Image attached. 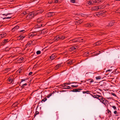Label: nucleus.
I'll return each instance as SVG.
<instances>
[{
  "label": "nucleus",
  "mask_w": 120,
  "mask_h": 120,
  "mask_svg": "<svg viewBox=\"0 0 120 120\" xmlns=\"http://www.w3.org/2000/svg\"><path fill=\"white\" fill-rule=\"evenodd\" d=\"M91 95L94 98L98 99L102 103L105 105L106 104H107L108 102V101L105 100V98H103L101 96L94 94L93 95L91 94Z\"/></svg>",
  "instance_id": "f257e3e1"
},
{
  "label": "nucleus",
  "mask_w": 120,
  "mask_h": 120,
  "mask_svg": "<svg viewBox=\"0 0 120 120\" xmlns=\"http://www.w3.org/2000/svg\"><path fill=\"white\" fill-rule=\"evenodd\" d=\"M36 15L35 11H33L30 13L29 12L28 15L27 16L26 18L27 19H30Z\"/></svg>",
  "instance_id": "f03ea898"
},
{
  "label": "nucleus",
  "mask_w": 120,
  "mask_h": 120,
  "mask_svg": "<svg viewBox=\"0 0 120 120\" xmlns=\"http://www.w3.org/2000/svg\"><path fill=\"white\" fill-rule=\"evenodd\" d=\"M65 38V37L63 35H58L54 38V40L55 41H57L60 40H63Z\"/></svg>",
  "instance_id": "7ed1b4c3"
},
{
  "label": "nucleus",
  "mask_w": 120,
  "mask_h": 120,
  "mask_svg": "<svg viewBox=\"0 0 120 120\" xmlns=\"http://www.w3.org/2000/svg\"><path fill=\"white\" fill-rule=\"evenodd\" d=\"M83 39L80 38H75L70 41V43H75L76 42H82V40H83Z\"/></svg>",
  "instance_id": "20e7f679"
},
{
  "label": "nucleus",
  "mask_w": 120,
  "mask_h": 120,
  "mask_svg": "<svg viewBox=\"0 0 120 120\" xmlns=\"http://www.w3.org/2000/svg\"><path fill=\"white\" fill-rule=\"evenodd\" d=\"M106 12L105 11L104 12H103V11H101L98 12L96 14V15L98 17H99L100 16H102L105 13V12Z\"/></svg>",
  "instance_id": "39448f33"
},
{
  "label": "nucleus",
  "mask_w": 120,
  "mask_h": 120,
  "mask_svg": "<svg viewBox=\"0 0 120 120\" xmlns=\"http://www.w3.org/2000/svg\"><path fill=\"white\" fill-rule=\"evenodd\" d=\"M60 86L63 87H65L64 88H62L63 89H69L71 88L70 86H66V85L64 83L63 84H62L60 85Z\"/></svg>",
  "instance_id": "423d86ee"
},
{
  "label": "nucleus",
  "mask_w": 120,
  "mask_h": 120,
  "mask_svg": "<svg viewBox=\"0 0 120 120\" xmlns=\"http://www.w3.org/2000/svg\"><path fill=\"white\" fill-rule=\"evenodd\" d=\"M95 0H90L86 2V4L89 5L95 4Z\"/></svg>",
  "instance_id": "0eeeda50"
},
{
  "label": "nucleus",
  "mask_w": 120,
  "mask_h": 120,
  "mask_svg": "<svg viewBox=\"0 0 120 120\" xmlns=\"http://www.w3.org/2000/svg\"><path fill=\"white\" fill-rule=\"evenodd\" d=\"M45 19L44 17H42L37 19V22L38 23H41V22Z\"/></svg>",
  "instance_id": "6e6552de"
},
{
  "label": "nucleus",
  "mask_w": 120,
  "mask_h": 120,
  "mask_svg": "<svg viewBox=\"0 0 120 120\" xmlns=\"http://www.w3.org/2000/svg\"><path fill=\"white\" fill-rule=\"evenodd\" d=\"M55 15V13L54 12H49L47 15L48 17H50Z\"/></svg>",
  "instance_id": "1a4fd4ad"
},
{
  "label": "nucleus",
  "mask_w": 120,
  "mask_h": 120,
  "mask_svg": "<svg viewBox=\"0 0 120 120\" xmlns=\"http://www.w3.org/2000/svg\"><path fill=\"white\" fill-rule=\"evenodd\" d=\"M43 11L44 10H43L41 9L40 10H39L36 12L35 11V14H36V15H37L39 14H40L42 13L43 12Z\"/></svg>",
  "instance_id": "9d476101"
},
{
  "label": "nucleus",
  "mask_w": 120,
  "mask_h": 120,
  "mask_svg": "<svg viewBox=\"0 0 120 120\" xmlns=\"http://www.w3.org/2000/svg\"><path fill=\"white\" fill-rule=\"evenodd\" d=\"M98 10L103 9L106 7V5L105 4L101 5L98 6Z\"/></svg>",
  "instance_id": "9b49d317"
},
{
  "label": "nucleus",
  "mask_w": 120,
  "mask_h": 120,
  "mask_svg": "<svg viewBox=\"0 0 120 120\" xmlns=\"http://www.w3.org/2000/svg\"><path fill=\"white\" fill-rule=\"evenodd\" d=\"M14 79L13 78L10 77L7 81V82L8 84H11L12 83L13 81H14Z\"/></svg>",
  "instance_id": "f8f14e48"
},
{
  "label": "nucleus",
  "mask_w": 120,
  "mask_h": 120,
  "mask_svg": "<svg viewBox=\"0 0 120 120\" xmlns=\"http://www.w3.org/2000/svg\"><path fill=\"white\" fill-rule=\"evenodd\" d=\"M62 66L61 64V63L58 64L55 67V69L56 70H57L58 69L60 68Z\"/></svg>",
  "instance_id": "ddd939ff"
},
{
  "label": "nucleus",
  "mask_w": 120,
  "mask_h": 120,
  "mask_svg": "<svg viewBox=\"0 0 120 120\" xmlns=\"http://www.w3.org/2000/svg\"><path fill=\"white\" fill-rule=\"evenodd\" d=\"M79 48L78 45H75L71 47L70 48V49L72 50H75L76 49H78Z\"/></svg>",
  "instance_id": "4468645a"
},
{
  "label": "nucleus",
  "mask_w": 120,
  "mask_h": 120,
  "mask_svg": "<svg viewBox=\"0 0 120 120\" xmlns=\"http://www.w3.org/2000/svg\"><path fill=\"white\" fill-rule=\"evenodd\" d=\"M7 35L4 32H3L0 34V39H1L2 38L6 36Z\"/></svg>",
  "instance_id": "2eb2a0df"
},
{
  "label": "nucleus",
  "mask_w": 120,
  "mask_h": 120,
  "mask_svg": "<svg viewBox=\"0 0 120 120\" xmlns=\"http://www.w3.org/2000/svg\"><path fill=\"white\" fill-rule=\"evenodd\" d=\"M8 42V39H6L4 40L1 43V45L4 46Z\"/></svg>",
  "instance_id": "dca6fc26"
},
{
  "label": "nucleus",
  "mask_w": 120,
  "mask_h": 120,
  "mask_svg": "<svg viewBox=\"0 0 120 120\" xmlns=\"http://www.w3.org/2000/svg\"><path fill=\"white\" fill-rule=\"evenodd\" d=\"M82 89H73L72 90L70 91L72 92H79L80 91V90H82Z\"/></svg>",
  "instance_id": "f3484780"
},
{
  "label": "nucleus",
  "mask_w": 120,
  "mask_h": 120,
  "mask_svg": "<svg viewBox=\"0 0 120 120\" xmlns=\"http://www.w3.org/2000/svg\"><path fill=\"white\" fill-rule=\"evenodd\" d=\"M115 22L114 20H112L110 22L109 24L108 25V26H111L114 25Z\"/></svg>",
  "instance_id": "a211bd4d"
},
{
  "label": "nucleus",
  "mask_w": 120,
  "mask_h": 120,
  "mask_svg": "<svg viewBox=\"0 0 120 120\" xmlns=\"http://www.w3.org/2000/svg\"><path fill=\"white\" fill-rule=\"evenodd\" d=\"M102 42L101 41H99L95 43L94 45V46H98L101 45L102 43Z\"/></svg>",
  "instance_id": "6ab92c4d"
},
{
  "label": "nucleus",
  "mask_w": 120,
  "mask_h": 120,
  "mask_svg": "<svg viewBox=\"0 0 120 120\" xmlns=\"http://www.w3.org/2000/svg\"><path fill=\"white\" fill-rule=\"evenodd\" d=\"M56 57V56L55 54H52L50 57V59L52 60L54 59Z\"/></svg>",
  "instance_id": "aec40b11"
},
{
  "label": "nucleus",
  "mask_w": 120,
  "mask_h": 120,
  "mask_svg": "<svg viewBox=\"0 0 120 120\" xmlns=\"http://www.w3.org/2000/svg\"><path fill=\"white\" fill-rule=\"evenodd\" d=\"M42 24L41 25L37 24V25H35L34 26V28L36 29L39 28L42 26Z\"/></svg>",
  "instance_id": "412c9836"
},
{
  "label": "nucleus",
  "mask_w": 120,
  "mask_h": 120,
  "mask_svg": "<svg viewBox=\"0 0 120 120\" xmlns=\"http://www.w3.org/2000/svg\"><path fill=\"white\" fill-rule=\"evenodd\" d=\"M19 26H16L15 27L12 29V31L14 32L15 30H17L19 28Z\"/></svg>",
  "instance_id": "4be33fe9"
},
{
  "label": "nucleus",
  "mask_w": 120,
  "mask_h": 120,
  "mask_svg": "<svg viewBox=\"0 0 120 120\" xmlns=\"http://www.w3.org/2000/svg\"><path fill=\"white\" fill-rule=\"evenodd\" d=\"M93 26V24L92 23L87 24L85 25V26L86 27H90Z\"/></svg>",
  "instance_id": "5701e85b"
},
{
  "label": "nucleus",
  "mask_w": 120,
  "mask_h": 120,
  "mask_svg": "<svg viewBox=\"0 0 120 120\" xmlns=\"http://www.w3.org/2000/svg\"><path fill=\"white\" fill-rule=\"evenodd\" d=\"M92 10L94 11H97L98 10V6H96L93 7L92 8Z\"/></svg>",
  "instance_id": "b1692460"
},
{
  "label": "nucleus",
  "mask_w": 120,
  "mask_h": 120,
  "mask_svg": "<svg viewBox=\"0 0 120 120\" xmlns=\"http://www.w3.org/2000/svg\"><path fill=\"white\" fill-rule=\"evenodd\" d=\"M95 0V4L100 3L103 1V0Z\"/></svg>",
  "instance_id": "393cba45"
},
{
  "label": "nucleus",
  "mask_w": 120,
  "mask_h": 120,
  "mask_svg": "<svg viewBox=\"0 0 120 120\" xmlns=\"http://www.w3.org/2000/svg\"><path fill=\"white\" fill-rule=\"evenodd\" d=\"M73 60H71L68 61L67 62V64L68 65H70L73 63Z\"/></svg>",
  "instance_id": "a878e982"
},
{
  "label": "nucleus",
  "mask_w": 120,
  "mask_h": 120,
  "mask_svg": "<svg viewBox=\"0 0 120 120\" xmlns=\"http://www.w3.org/2000/svg\"><path fill=\"white\" fill-rule=\"evenodd\" d=\"M41 34H44L45 33H46L47 32L46 31V29H43L41 31L39 32H40Z\"/></svg>",
  "instance_id": "bb28decb"
},
{
  "label": "nucleus",
  "mask_w": 120,
  "mask_h": 120,
  "mask_svg": "<svg viewBox=\"0 0 120 120\" xmlns=\"http://www.w3.org/2000/svg\"><path fill=\"white\" fill-rule=\"evenodd\" d=\"M25 36H23L22 35V34L20 36H19V40H22L24 38H25Z\"/></svg>",
  "instance_id": "cd10ccee"
},
{
  "label": "nucleus",
  "mask_w": 120,
  "mask_h": 120,
  "mask_svg": "<svg viewBox=\"0 0 120 120\" xmlns=\"http://www.w3.org/2000/svg\"><path fill=\"white\" fill-rule=\"evenodd\" d=\"M32 41H28L27 44V45L29 46H30V45L32 44Z\"/></svg>",
  "instance_id": "c85d7f7f"
},
{
  "label": "nucleus",
  "mask_w": 120,
  "mask_h": 120,
  "mask_svg": "<svg viewBox=\"0 0 120 120\" xmlns=\"http://www.w3.org/2000/svg\"><path fill=\"white\" fill-rule=\"evenodd\" d=\"M86 80L87 81H89V82H90V83L92 82H94V80L93 79H86Z\"/></svg>",
  "instance_id": "c756f323"
},
{
  "label": "nucleus",
  "mask_w": 120,
  "mask_h": 120,
  "mask_svg": "<svg viewBox=\"0 0 120 120\" xmlns=\"http://www.w3.org/2000/svg\"><path fill=\"white\" fill-rule=\"evenodd\" d=\"M28 79L27 78H26L24 79H22L21 80V82L20 83V84L21 85V84H22L23 82L27 80Z\"/></svg>",
  "instance_id": "7c9ffc66"
},
{
  "label": "nucleus",
  "mask_w": 120,
  "mask_h": 120,
  "mask_svg": "<svg viewBox=\"0 0 120 120\" xmlns=\"http://www.w3.org/2000/svg\"><path fill=\"white\" fill-rule=\"evenodd\" d=\"M19 103H18V102H16L13 104L12 105V106L13 107H15Z\"/></svg>",
  "instance_id": "2f4dec72"
},
{
  "label": "nucleus",
  "mask_w": 120,
  "mask_h": 120,
  "mask_svg": "<svg viewBox=\"0 0 120 120\" xmlns=\"http://www.w3.org/2000/svg\"><path fill=\"white\" fill-rule=\"evenodd\" d=\"M21 84V87L22 88H24L25 87V86H26L27 85V84L26 83H25L24 84H23L22 83V84Z\"/></svg>",
  "instance_id": "473e14b6"
},
{
  "label": "nucleus",
  "mask_w": 120,
  "mask_h": 120,
  "mask_svg": "<svg viewBox=\"0 0 120 120\" xmlns=\"http://www.w3.org/2000/svg\"><path fill=\"white\" fill-rule=\"evenodd\" d=\"M29 12L28 11H26L23 12L22 13L24 15H26L28 14L29 13Z\"/></svg>",
  "instance_id": "72a5a7b5"
},
{
  "label": "nucleus",
  "mask_w": 120,
  "mask_h": 120,
  "mask_svg": "<svg viewBox=\"0 0 120 120\" xmlns=\"http://www.w3.org/2000/svg\"><path fill=\"white\" fill-rule=\"evenodd\" d=\"M90 91H89L87 90L86 91H82V93L83 94H90Z\"/></svg>",
  "instance_id": "f704fd0d"
},
{
  "label": "nucleus",
  "mask_w": 120,
  "mask_h": 120,
  "mask_svg": "<svg viewBox=\"0 0 120 120\" xmlns=\"http://www.w3.org/2000/svg\"><path fill=\"white\" fill-rule=\"evenodd\" d=\"M36 32L37 31H34L31 33L32 34V37H34L35 35H37V34H34L35 33H36Z\"/></svg>",
  "instance_id": "c9c22d12"
},
{
  "label": "nucleus",
  "mask_w": 120,
  "mask_h": 120,
  "mask_svg": "<svg viewBox=\"0 0 120 120\" xmlns=\"http://www.w3.org/2000/svg\"><path fill=\"white\" fill-rule=\"evenodd\" d=\"M10 48H9V47H7L5 48V51L6 52L8 51L9 50Z\"/></svg>",
  "instance_id": "e433bc0d"
},
{
  "label": "nucleus",
  "mask_w": 120,
  "mask_h": 120,
  "mask_svg": "<svg viewBox=\"0 0 120 120\" xmlns=\"http://www.w3.org/2000/svg\"><path fill=\"white\" fill-rule=\"evenodd\" d=\"M60 0H54V3H59L60 2Z\"/></svg>",
  "instance_id": "4c0bfd02"
},
{
  "label": "nucleus",
  "mask_w": 120,
  "mask_h": 120,
  "mask_svg": "<svg viewBox=\"0 0 120 120\" xmlns=\"http://www.w3.org/2000/svg\"><path fill=\"white\" fill-rule=\"evenodd\" d=\"M22 68H20L18 71L19 73H20L22 71Z\"/></svg>",
  "instance_id": "58836bf2"
},
{
  "label": "nucleus",
  "mask_w": 120,
  "mask_h": 120,
  "mask_svg": "<svg viewBox=\"0 0 120 120\" xmlns=\"http://www.w3.org/2000/svg\"><path fill=\"white\" fill-rule=\"evenodd\" d=\"M101 77L100 76H98L96 77V79L97 80H98L101 79Z\"/></svg>",
  "instance_id": "ea45409f"
},
{
  "label": "nucleus",
  "mask_w": 120,
  "mask_h": 120,
  "mask_svg": "<svg viewBox=\"0 0 120 120\" xmlns=\"http://www.w3.org/2000/svg\"><path fill=\"white\" fill-rule=\"evenodd\" d=\"M111 106L113 108L114 110H116V106H115L112 105Z\"/></svg>",
  "instance_id": "a19ab883"
},
{
  "label": "nucleus",
  "mask_w": 120,
  "mask_h": 120,
  "mask_svg": "<svg viewBox=\"0 0 120 120\" xmlns=\"http://www.w3.org/2000/svg\"><path fill=\"white\" fill-rule=\"evenodd\" d=\"M41 53V51H38L36 52V54L37 55H39Z\"/></svg>",
  "instance_id": "79ce46f5"
},
{
  "label": "nucleus",
  "mask_w": 120,
  "mask_h": 120,
  "mask_svg": "<svg viewBox=\"0 0 120 120\" xmlns=\"http://www.w3.org/2000/svg\"><path fill=\"white\" fill-rule=\"evenodd\" d=\"M39 114V112L38 111H36L35 112V113L34 115V117L36 115L38 114Z\"/></svg>",
  "instance_id": "37998d69"
},
{
  "label": "nucleus",
  "mask_w": 120,
  "mask_h": 120,
  "mask_svg": "<svg viewBox=\"0 0 120 120\" xmlns=\"http://www.w3.org/2000/svg\"><path fill=\"white\" fill-rule=\"evenodd\" d=\"M83 21L82 20H80L78 21V23H79V24H80Z\"/></svg>",
  "instance_id": "c03bdc74"
},
{
  "label": "nucleus",
  "mask_w": 120,
  "mask_h": 120,
  "mask_svg": "<svg viewBox=\"0 0 120 120\" xmlns=\"http://www.w3.org/2000/svg\"><path fill=\"white\" fill-rule=\"evenodd\" d=\"M76 0H71L70 2L72 3H75V2Z\"/></svg>",
  "instance_id": "a18cd8bd"
},
{
  "label": "nucleus",
  "mask_w": 120,
  "mask_h": 120,
  "mask_svg": "<svg viewBox=\"0 0 120 120\" xmlns=\"http://www.w3.org/2000/svg\"><path fill=\"white\" fill-rule=\"evenodd\" d=\"M11 18V17H7L4 18H3V19H10Z\"/></svg>",
  "instance_id": "49530a36"
},
{
  "label": "nucleus",
  "mask_w": 120,
  "mask_h": 120,
  "mask_svg": "<svg viewBox=\"0 0 120 120\" xmlns=\"http://www.w3.org/2000/svg\"><path fill=\"white\" fill-rule=\"evenodd\" d=\"M108 112L109 114L111 115V111L109 109H108Z\"/></svg>",
  "instance_id": "de8ad7c7"
},
{
  "label": "nucleus",
  "mask_w": 120,
  "mask_h": 120,
  "mask_svg": "<svg viewBox=\"0 0 120 120\" xmlns=\"http://www.w3.org/2000/svg\"><path fill=\"white\" fill-rule=\"evenodd\" d=\"M71 87H75V88H76L78 86V85H77L75 86V85H71Z\"/></svg>",
  "instance_id": "09e8293b"
},
{
  "label": "nucleus",
  "mask_w": 120,
  "mask_h": 120,
  "mask_svg": "<svg viewBox=\"0 0 120 120\" xmlns=\"http://www.w3.org/2000/svg\"><path fill=\"white\" fill-rule=\"evenodd\" d=\"M47 100V99L46 98H44L42 100V101H45Z\"/></svg>",
  "instance_id": "8fccbe9b"
},
{
  "label": "nucleus",
  "mask_w": 120,
  "mask_h": 120,
  "mask_svg": "<svg viewBox=\"0 0 120 120\" xmlns=\"http://www.w3.org/2000/svg\"><path fill=\"white\" fill-rule=\"evenodd\" d=\"M111 94L112 95H113V96H115V97H116V95L115 94L112 93H111Z\"/></svg>",
  "instance_id": "3c124183"
},
{
  "label": "nucleus",
  "mask_w": 120,
  "mask_h": 120,
  "mask_svg": "<svg viewBox=\"0 0 120 120\" xmlns=\"http://www.w3.org/2000/svg\"><path fill=\"white\" fill-rule=\"evenodd\" d=\"M65 84H66V85H68L70 84L71 83L70 82H66V83H64Z\"/></svg>",
  "instance_id": "603ef678"
},
{
  "label": "nucleus",
  "mask_w": 120,
  "mask_h": 120,
  "mask_svg": "<svg viewBox=\"0 0 120 120\" xmlns=\"http://www.w3.org/2000/svg\"><path fill=\"white\" fill-rule=\"evenodd\" d=\"M11 14L10 13H8L7 14H3V15H5L6 16H7L8 15L10 14Z\"/></svg>",
  "instance_id": "864d4df0"
},
{
  "label": "nucleus",
  "mask_w": 120,
  "mask_h": 120,
  "mask_svg": "<svg viewBox=\"0 0 120 120\" xmlns=\"http://www.w3.org/2000/svg\"><path fill=\"white\" fill-rule=\"evenodd\" d=\"M25 32V31L24 30H21L19 31V32L20 33H22L23 32V33L24 32Z\"/></svg>",
  "instance_id": "5fc2aeb1"
},
{
  "label": "nucleus",
  "mask_w": 120,
  "mask_h": 120,
  "mask_svg": "<svg viewBox=\"0 0 120 120\" xmlns=\"http://www.w3.org/2000/svg\"><path fill=\"white\" fill-rule=\"evenodd\" d=\"M32 73H33L32 72H30L29 74L28 75H32Z\"/></svg>",
  "instance_id": "6e6d98bb"
},
{
  "label": "nucleus",
  "mask_w": 120,
  "mask_h": 120,
  "mask_svg": "<svg viewBox=\"0 0 120 120\" xmlns=\"http://www.w3.org/2000/svg\"><path fill=\"white\" fill-rule=\"evenodd\" d=\"M48 3L49 4H51L53 3H54L53 1H49Z\"/></svg>",
  "instance_id": "4d7b16f0"
},
{
  "label": "nucleus",
  "mask_w": 120,
  "mask_h": 120,
  "mask_svg": "<svg viewBox=\"0 0 120 120\" xmlns=\"http://www.w3.org/2000/svg\"><path fill=\"white\" fill-rule=\"evenodd\" d=\"M52 93H50L49 94H48V96L50 97L52 95Z\"/></svg>",
  "instance_id": "13d9d810"
},
{
  "label": "nucleus",
  "mask_w": 120,
  "mask_h": 120,
  "mask_svg": "<svg viewBox=\"0 0 120 120\" xmlns=\"http://www.w3.org/2000/svg\"><path fill=\"white\" fill-rule=\"evenodd\" d=\"M114 114H117V111H116V110H115V111H114Z\"/></svg>",
  "instance_id": "bf43d9fd"
},
{
  "label": "nucleus",
  "mask_w": 120,
  "mask_h": 120,
  "mask_svg": "<svg viewBox=\"0 0 120 120\" xmlns=\"http://www.w3.org/2000/svg\"><path fill=\"white\" fill-rule=\"evenodd\" d=\"M30 37H32V33L31 34H30Z\"/></svg>",
  "instance_id": "052dcab7"
},
{
  "label": "nucleus",
  "mask_w": 120,
  "mask_h": 120,
  "mask_svg": "<svg viewBox=\"0 0 120 120\" xmlns=\"http://www.w3.org/2000/svg\"><path fill=\"white\" fill-rule=\"evenodd\" d=\"M112 71V70H107V71Z\"/></svg>",
  "instance_id": "680f3d73"
},
{
  "label": "nucleus",
  "mask_w": 120,
  "mask_h": 120,
  "mask_svg": "<svg viewBox=\"0 0 120 120\" xmlns=\"http://www.w3.org/2000/svg\"><path fill=\"white\" fill-rule=\"evenodd\" d=\"M106 5V6H109V4H107L106 5Z\"/></svg>",
  "instance_id": "e2e57ef3"
},
{
  "label": "nucleus",
  "mask_w": 120,
  "mask_h": 120,
  "mask_svg": "<svg viewBox=\"0 0 120 120\" xmlns=\"http://www.w3.org/2000/svg\"><path fill=\"white\" fill-rule=\"evenodd\" d=\"M23 59V58H20V60H22V59Z\"/></svg>",
  "instance_id": "0e129e2a"
},
{
  "label": "nucleus",
  "mask_w": 120,
  "mask_h": 120,
  "mask_svg": "<svg viewBox=\"0 0 120 120\" xmlns=\"http://www.w3.org/2000/svg\"><path fill=\"white\" fill-rule=\"evenodd\" d=\"M28 45H27H27H25V47H26H26H27V46H28Z\"/></svg>",
  "instance_id": "69168bd1"
},
{
  "label": "nucleus",
  "mask_w": 120,
  "mask_h": 120,
  "mask_svg": "<svg viewBox=\"0 0 120 120\" xmlns=\"http://www.w3.org/2000/svg\"><path fill=\"white\" fill-rule=\"evenodd\" d=\"M49 96H48V95L47 96V97L48 98H49Z\"/></svg>",
  "instance_id": "338daca9"
},
{
  "label": "nucleus",
  "mask_w": 120,
  "mask_h": 120,
  "mask_svg": "<svg viewBox=\"0 0 120 120\" xmlns=\"http://www.w3.org/2000/svg\"><path fill=\"white\" fill-rule=\"evenodd\" d=\"M81 15L82 16H84V15L83 14H82Z\"/></svg>",
  "instance_id": "774afa93"
}]
</instances>
